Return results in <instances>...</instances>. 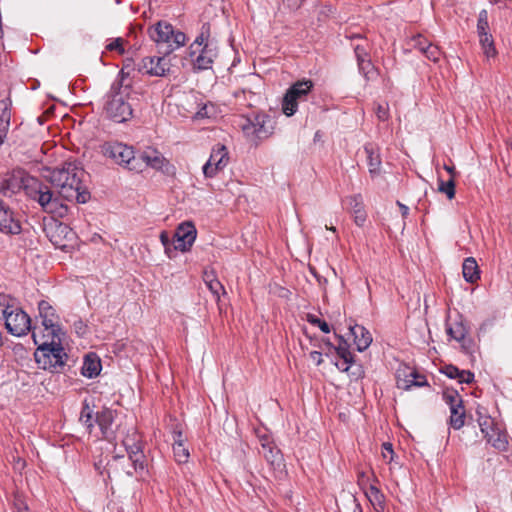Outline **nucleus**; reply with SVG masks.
<instances>
[{
  "instance_id": "nucleus-1",
  "label": "nucleus",
  "mask_w": 512,
  "mask_h": 512,
  "mask_svg": "<svg viewBox=\"0 0 512 512\" xmlns=\"http://www.w3.org/2000/svg\"><path fill=\"white\" fill-rule=\"evenodd\" d=\"M85 171L75 161L65 162L61 167L50 172L49 180L57 189L59 197L55 196L50 188L38 179L26 176L19 178L15 175L0 176V194L10 197L24 188L26 194L37 201L42 209L57 217H65L68 212L67 205L61 199L84 204L90 199V193L83 185Z\"/></svg>"
},
{
  "instance_id": "nucleus-2",
  "label": "nucleus",
  "mask_w": 512,
  "mask_h": 512,
  "mask_svg": "<svg viewBox=\"0 0 512 512\" xmlns=\"http://www.w3.org/2000/svg\"><path fill=\"white\" fill-rule=\"evenodd\" d=\"M32 337L34 343L38 345L34 357L39 368L51 372H59L64 367L65 358L67 357L62 347L63 336L54 339H42L39 333L34 330Z\"/></svg>"
},
{
  "instance_id": "nucleus-3",
  "label": "nucleus",
  "mask_w": 512,
  "mask_h": 512,
  "mask_svg": "<svg viewBox=\"0 0 512 512\" xmlns=\"http://www.w3.org/2000/svg\"><path fill=\"white\" fill-rule=\"evenodd\" d=\"M130 88L123 85L122 80H116L107 94L105 111L114 122L123 123L133 116L131 103L128 101Z\"/></svg>"
},
{
  "instance_id": "nucleus-4",
  "label": "nucleus",
  "mask_w": 512,
  "mask_h": 512,
  "mask_svg": "<svg viewBox=\"0 0 512 512\" xmlns=\"http://www.w3.org/2000/svg\"><path fill=\"white\" fill-rule=\"evenodd\" d=\"M150 38L158 45L165 46V55H168L176 49L185 45L186 35L175 30L173 26L166 21H159L148 30Z\"/></svg>"
},
{
  "instance_id": "nucleus-5",
  "label": "nucleus",
  "mask_w": 512,
  "mask_h": 512,
  "mask_svg": "<svg viewBox=\"0 0 512 512\" xmlns=\"http://www.w3.org/2000/svg\"><path fill=\"white\" fill-rule=\"evenodd\" d=\"M102 154L130 171L141 172L143 165L135 156L131 146L120 142H106L101 146Z\"/></svg>"
},
{
  "instance_id": "nucleus-6",
  "label": "nucleus",
  "mask_w": 512,
  "mask_h": 512,
  "mask_svg": "<svg viewBox=\"0 0 512 512\" xmlns=\"http://www.w3.org/2000/svg\"><path fill=\"white\" fill-rule=\"evenodd\" d=\"M38 310L43 329L37 331L35 327L32 332L36 330L42 339H54L65 335L59 324V317L48 301L41 300L38 304Z\"/></svg>"
},
{
  "instance_id": "nucleus-7",
  "label": "nucleus",
  "mask_w": 512,
  "mask_h": 512,
  "mask_svg": "<svg viewBox=\"0 0 512 512\" xmlns=\"http://www.w3.org/2000/svg\"><path fill=\"white\" fill-rule=\"evenodd\" d=\"M313 86L314 84L311 80H301L291 85L282 100L283 113L288 117L294 115L298 104L307 100Z\"/></svg>"
},
{
  "instance_id": "nucleus-8",
  "label": "nucleus",
  "mask_w": 512,
  "mask_h": 512,
  "mask_svg": "<svg viewBox=\"0 0 512 512\" xmlns=\"http://www.w3.org/2000/svg\"><path fill=\"white\" fill-rule=\"evenodd\" d=\"M197 51H199V54L193 60L194 67L199 70L211 68L218 54L216 44L209 41L208 37L201 33L190 46V56L196 54Z\"/></svg>"
},
{
  "instance_id": "nucleus-9",
  "label": "nucleus",
  "mask_w": 512,
  "mask_h": 512,
  "mask_svg": "<svg viewBox=\"0 0 512 512\" xmlns=\"http://www.w3.org/2000/svg\"><path fill=\"white\" fill-rule=\"evenodd\" d=\"M122 444L128 453L131 467L134 472L143 471L145 468L144 454L140 445V436L135 427H130L122 439Z\"/></svg>"
},
{
  "instance_id": "nucleus-10",
  "label": "nucleus",
  "mask_w": 512,
  "mask_h": 512,
  "mask_svg": "<svg viewBox=\"0 0 512 512\" xmlns=\"http://www.w3.org/2000/svg\"><path fill=\"white\" fill-rule=\"evenodd\" d=\"M4 320L7 331L13 336L21 337L31 330V319L20 307L9 310Z\"/></svg>"
},
{
  "instance_id": "nucleus-11",
  "label": "nucleus",
  "mask_w": 512,
  "mask_h": 512,
  "mask_svg": "<svg viewBox=\"0 0 512 512\" xmlns=\"http://www.w3.org/2000/svg\"><path fill=\"white\" fill-rule=\"evenodd\" d=\"M137 69L142 74L154 77H165L170 73L171 63L166 56H147L140 60Z\"/></svg>"
},
{
  "instance_id": "nucleus-12",
  "label": "nucleus",
  "mask_w": 512,
  "mask_h": 512,
  "mask_svg": "<svg viewBox=\"0 0 512 512\" xmlns=\"http://www.w3.org/2000/svg\"><path fill=\"white\" fill-rule=\"evenodd\" d=\"M229 162V153L225 145L216 144L211 151L208 161L203 166V174L207 178H213L223 170Z\"/></svg>"
},
{
  "instance_id": "nucleus-13",
  "label": "nucleus",
  "mask_w": 512,
  "mask_h": 512,
  "mask_svg": "<svg viewBox=\"0 0 512 512\" xmlns=\"http://www.w3.org/2000/svg\"><path fill=\"white\" fill-rule=\"evenodd\" d=\"M197 231L194 224L190 221L181 223L174 234V249L181 252L190 250L196 239Z\"/></svg>"
},
{
  "instance_id": "nucleus-14",
  "label": "nucleus",
  "mask_w": 512,
  "mask_h": 512,
  "mask_svg": "<svg viewBox=\"0 0 512 512\" xmlns=\"http://www.w3.org/2000/svg\"><path fill=\"white\" fill-rule=\"evenodd\" d=\"M397 387L408 390L411 387H422L428 385L425 376L417 373L416 370L409 366H402L396 372Z\"/></svg>"
},
{
  "instance_id": "nucleus-15",
  "label": "nucleus",
  "mask_w": 512,
  "mask_h": 512,
  "mask_svg": "<svg viewBox=\"0 0 512 512\" xmlns=\"http://www.w3.org/2000/svg\"><path fill=\"white\" fill-rule=\"evenodd\" d=\"M21 230V222L17 213L2 201L0 204V232L7 235H17Z\"/></svg>"
},
{
  "instance_id": "nucleus-16",
  "label": "nucleus",
  "mask_w": 512,
  "mask_h": 512,
  "mask_svg": "<svg viewBox=\"0 0 512 512\" xmlns=\"http://www.w3.org/2000/svg\"><path fill=\"white\" fill-rule=\"evenodd\" d=\"M47 235L50 241L59 248L66 246V240L71 241L74 238V232L72 229L63 223H55L50 226L47 230Z\"/></svg>"
},
{
  "instance_id": "nucleus-17",
  "label": "nucleus",
  "mask_w": 512,
  "mask_h": 512,
  "mask_svg": "<svg viewBox=\"0 0 512 512\" xmlns=\"http://www.w3.org/2000/svg\"><path fill=\"white\" fill-rule=\"evenodd\" d=\"M142 162L143 168L149 166L156 170L164 171L165 166L169 165L168 160L156 149L147 148L138 157Z\"/></svg>"
},
{
  "instance_id": "nucleus-18",
  "label": "nucleus",
  "mask_w": 512,
  "mask_h": 512,
  "mask_svg": "<svg viewBox=\"0 0 512 512\" xmlns=\"http://www.w3.org/2000/svg\"><path fill=\"white\" fill-rule=\"evenodd\" d=\"M96 422L100 427L103 437L112 441L115 438V431L112 428L114 422V411L109 408H104L96 414Z\"/></svg>"
},
{
  "instance_id": "nucleus-19",
  "label": "nucleus",
  "mask_w": 512,
  "mask_h": 512,
  "mask_svg": "<svg viewBox=\"0 0 512 512\" xmlns=\"http://www.w3.org/2000/svg\"><path fill=\"white\" fill-rule=\"evenodd\" d=\"M261 442V450L259 451L263 457L267 460L271 465L279 466L282 462V455L280 450L273 445L268 436H263L260 438Z\"/></svg>"
},
{
  "instance_id": "nucleus-20",
  "label": "nucleus",
  "mask_w": 512,
  "mask_h": 512,
  "mask_svg": "<svg viewBox=\"0 0 512 512\" xmlns=\"http://www.w3.org/2000/svg\"><path fill=\"white\" fill-rule=\"evenodd\" d=\"M349 330L354 337V343L359 352L366 350L372 343L371 333L361 325H350Z\"/></svg>"
},
{
  "instance_id": "nucleus-21",
  "label": "nucleus",
  "mask_w": 512,
  "mask_h": 512,
  "mask_svg": "<svg viewBox=\"0 0 512 512\" xmlns=\"http://www.w3.org/2000/svg\"><path fill=\"white\" fill-rule=\"evenodd\" d=\"M346 203L350 211L354 214V222L357 226H363L366 221V212L364 210L363 199L361 195H352L347 197Z\"/></svg>"
},
{
  "instance_id": "nucleus-22",
  "label": "nucleus",
  "mask_w": 512,
  "mask_h": 512,
  "mask_svg": "<svg viewBox=\"0 0 512 512\" xmlns=\"http://www.w3.org/2000/svg\"><path fill=\"white\" fill-rule=\"evenodd\" d=\"M252 121L255 125V139L261 140L272 134V127L268 125L270 118L265 113H252Z\"/></svg>"
},
{
  "instance_id": "nucleus-23",
  "label": "nucleus",
  "mask_w": 512,
  "mask_h": 512,
  "mask_svg": "<svg viewBox=\"0 0 512 512\" xmlns=\"http://www.w3.org/2000/svg\"><path fill=\"white\" fill-rule=\"evenodd\" d=\"M339 343L335 348L338 356L342 358V363H336V366L339 370L343 372H348L351 368H353V355L349 350V346L347 342L344 340L342 336H338Z\"/></svg>"
},
{
  "instance_id": "nucleus-24",
  "label": "nucleus",
  "mask_w": 512,
  "mask_h": 512,
  "mask_svg": "<svg viewBox=\"0 0 512 512\" xmlns=\"http://www.w3.org/2000/svg\"><path fill=\"white\" fill-rule=\"evenodd\" d=\"M364 150L367 155L369 173L373 177L379 175L382 162L378 149L375 148L372 144H367L365 145Z\"/></svg>"
},
{
  "instance_id": "nucleus-25",
  "label": "nucleus",
  "mask_w": 512,
  "mask_h": 512,
  "mask_svg": "<svg viewBox=\"0 0 512 512\" xmlns=\"http://www.w3.org/2000/svg\"><path fill=\"white\" fill-rule=\"evenodd\" d=\"M100 371L101 361L99 357L94 353L86 355L82 366V374L85 377L93 378L99 375Z\"/></svg>"
},
{
  "instance_id": "nucleus-26",
  "label": "nucleus",
  "mask_w": 512,
  "mask_h": 512,
  "mask_svg": "<svg viewBox=\"0 0 512 512\" xmlns=\"http://www.w3.org/2000/svg\"><path fill=\"white\" fill-rule=\"evenodd\" d=\"M173 453L178 463H186L189 458V451L184 446V439L181 431H175L173 434Z\"/></svg>"
},
{
  "instance_id": "nucleus-27",
  "label": "nucleus",
  "mask_w": 512,
  "mask_h": 512,
  "mask_svg": "<svg viewBox=\"0 0 512 512\" xmlns=\"http://www.w3.org/2000/svg\"><path fill=\"white\" fill-rule=\"evenodd\" d=\"M462 273L464 279L469 283H475L480 279V271L475 258L468 257L464 260L462 265Z\"/></svg>"
},
{
  "instance_id": "nucleus-28",
  "label": "nucleus",
  "mask_w": 512,
  "mask_h": 512,
  "mask_svg": "<svg viewBox=\"0 0 512 512\" xmlns=\"http://www.w3.org/2000/svg\"><path fill=\"white\" fill-rule=\"evenodd\" d=\"M11 112L6 100L0 101V145L4 142L10 126Z\"/></svg>"
},
{
  "instance_id": "nucleus-29",
  "label": "nucleus",
  "mask_w": 512,
  "mask_h": 512,
  "mask_svg": "<svg viewBox=\"0 0 512 512\" xmlns=\"http://www.w3.org/2000/svg\"><path fill=\"white\" fill-rule=\"evenodd\" d=\"M447 333L451 338H453L457 342H461L465 339L468 333V328L461 319L455 322L453 325L447 327Z\"/></svg>"
},
{
  "instance_id": "nucleus-30",
  "label": "nucleus",
  "mask_w": 512,
  "mask_h": 512,
  "mask_svg": "<svg viewBox=\"0 0 512 512\" xmlns=\"http://www.w3.org/2000/svg\"><path fill=\"white\" fill-rule=\"evenodd\" d=\"M486 437L488 442L498 450H505L508 445L507 435L499 429H491V433Z\"/></svg>"
},
{
  "instance_id": "nucleus-31",
  "label": "nucleus",
  "mask_w": 512,
  "mask_h": 512,
  "mask_svg": "<svg viewBox=\"0 0 512 512\" xmlns=\"http://www.w3.org/2000/svg\"><path fill=\"white\" fill-rule=\"evenodd\" d=\"M479 36V42L483 49V52L487 58L495 57L497 52L494 46V40L490 33L481 34Z\"/></svg>"
},
{
  "instance_id": "nucleus-32",
  "label": "nucleus",
  "mask_w": 512,
  "mask_h": 512,
  "mask_svg": "<svg viewBox=\"0 0 512 512\" xmlns=\"http://www.w3.org/2000/svg\"><path fill=\"white\" fill-rule=\"evenodd\" d=\"M450 425L454 429L458 430L464 425L465 410L463 405L460 407L450 408Z\"/></svg>"
},
{
  "instance_id": "nucleus-33",
  "label": "nucleus",
  "mask_w": 512,
  "mask_h": 512,
  "mask_svg": "<svg viewBox=\"0 0 512 512\" xmlns=\"http://www.w3.org/2000/svg\"><path fill=\"white\" fill-rule=\"evenodd\" d=\"M366 496L375 509H383L384 495L376 486L371 485L366 491Z\"/></svg>"
},
{
  "instance_id": "nucleus-34",
  "label": "nucleus",
  "mask_w": 512,
  "mask_h": 512,
  "mask_svg": "<svg viewBox=\"0 0 512 512\" xmlns=\"http://www.w3.org/2000/svg\"><path fill=\"white\" fill-rule=\"evenodd\" d=\"M239 126L247 138L255 139L256 128L254 125V121H252V114H250L249 116L243 117L240 120Z\"/></svg>"
},
{
  "instance_id": "nucleus-35",
  "label": "nucleus",
  "mask_w": 512,
  "mask_h": 512,
  "mask_svg": "<svg viewBox=\"0 0 512 512\" xmlns=\"http://www.w3.org/2000/svg\"><path fill=\"white\" fill-rule=\"evenodd\" d=\"M443 399L449 405L450 408L460 407V405H462V399L458 392L455 390L444 391Z\"/></svg>"
},
{
  "instance_id": "nucleus-36",
  "label": "nucleus",
  "mask_w": 512,
  "mask_h": 512,
  "mask_svg": "<svg viewBox=\"0 0 512 512\" xmlns=\"http://www.w3.org/2000/svg\"><path fill=\"white\" fill-rule=\"evenodd\" d=\"M438 190L446 194L448 199H453L455 197L454 179L450 178L448 181L439 180Z\"/></svg>"
},
{
  "instance_id": "nucleus-37",
  "label": "nucleus",
  "mask_w": 512,
  "mask_h": 512,
  "mask_svg": "<svg viewBox=\"0 0 512 512\" xmlns=\"http://www.w3.org/2000/svg\"><path fill=\"white\" fill-rule=\"evenodd\" d=\"M477 33L478 35L489 33L488 12L485 9L478 14Z\"/></svg>"
},
{
  "instance_id": "nucleus-38",
  "label": "nucleus",
  "mask_w": 512,
  "mask_h": 512,
  "mask_svg": "<svg viewBox=\"0 0 512 512\" xmlns=\"http://www.w3.org/2000/svg\"><path fill=\"white\" fill-rule=\"evenodd\" d=\"M360 72L364 75L367 80L375 78L377 72L370 59L358 64Z\"/></svg>"
},
{
  "instance_id": "nucleus-39",
  "label": "nucleus",
  "mask_w": 512,
  "mask_h": 512,
  "mask_svg": "<svg viewBox=\"0 0 512 512\" xmlns=\"http://www.w3.org/2000/svg\"><path fill=\"white\" fill-rule=\"evenodd\" d=\"M93 411L90 409L89 405L85 403L83 405L82 411L80 413V422L84 424L89 431H91L93 427Z\"/></svg>"
},
{
  "instance_id": "nucleus-40",
  "label": "nucleus",
  "mask_w": 512,
  "mask_h": 512,
  "mask_svg": "<svg viewBox=\"0 0 512 512\" xmlns=\"http://www.w3.org/2000/svg\"><path fill=\"white\" fill-rule=\"evenodd\" d=\"M15 307L14 304L11 303V299L4 294H0V315L4 318L9 310H12Z\"/></svg>"
},
{
  "instance_id": "nucleus-41",
  "label": "nucleus",
  "mask_w": 512,
  "mask_h": 512,
  "mask_svg": "<svg viewBox=\"0 0 512 512\" xmlns=\"http://www.w3.org/2000/svg\"><path fill=\"white\" fill-rule=\"evenodd\" d=\"M423 54L431 61L433 62H437L439 59H440V56H441V51L440 49L436 46V45H433V44H428L426 46V49L425 51L423 52Z\"/></svg>"
},
{
  "instance_id": "nucleus-42",
  "label": "nucleus",
  "mask_w": 512,
  "mask_h": 512,
  "mask_svg": "<svg viewBox=\"0 0 512 512\" xmlns=\"http://www.w3.org/2000/svg\"><path fill=\"white\" fill-rule=\"evenodd\" d=\"M307 321L312 325L318 326L320 328V330L324 333L330 332V327H329L328 323L319 319L315 315L308 314Z\"/></svg>"
},
{
  "instance_id": "nucleus-43",
  "label": "nucleus",
  "mask_w": 512,
  "mask_h": 512,
  "mask_svg": "<svg viewBox=\"0 0 512 512\" xmlns=\"http://www.w3.org/2000/svg\"><path fill=\"white\" fill-rule=\"evenodd\" d=\"M206 286L217 300L220 299L221 293H225L224 287L219 280L212 281L211 284H206Z\"/></svg>"
},
{
  "instance_id": "nucleus-44",
  "label": "nucleus",
  "mask_w": 512,
  "mask_h": 512,
  "mask_svg": "<svg viewBox=\"0 0 512 512\" xmlns=\"http://www.w3.org/2000/svg\"><path fill=\"white\" fill-rule=\"evenodd\" d=\"M478 421L481 431L485 434V436L491 433V429H495L492 427V420L490 417H480Z\"/></svg>"
},
{
  "instance_id": "nucleus-45",
  "label": "nucleus",
  "mask_w": 512,
  "mask_h": 512,
  "mask_svg": "<svg viewBox=\"0 0 512 512\" xmlns=\"http://www.w3.org/2000/svg\"><path fill=\"white\" fill-rule=\"evenodd\" d=\"M123 43L124 40L122 38H116L106 46V49L109 51H117L119 54H123Z\"/></svg>"
},
{
  "instance_id": "nucleus-46",
  "label": "nucleus",
  "mask_w": 512,
  "mask_h": 512,
  "mask_svg": "<svg viewBox=\"0 0 512 512\" xmlns=\"http://www.w3.org/2000/svg\"><path fill=\"white\" fill-rule=\"evenodd\" d=\"M442 373L451 379H457L460 375V369L454 365H446L442 368Z\"/></svg>"
},
{
  "instance_id": "nucleus-47",
  "label": "nucleus",
  "mask_w": 512,
  "mask_h": 512,
  "mask_svg": "<svg viewBox=\"0 0 512 512\" xmlns=\"http://www.w3.org/2000/svg\"><path fill=\"white\" fill-rule=\"evenodd\" d=\"M429 43L425 38H423L421 35H418L412 39V46L416 49H418L420 52H424L426 49V46Z\"/></svg>"
},
{
  "instance_id": "nucleus-48",
  "label": "nucleus",
  "mask_w": 512,
  "mask_h": 512,
  "mask_svg": "<svg viewBox=\"0 0 512 512\" xmlns=\"http://www.w3.org/2000/svg\"><path fill=\"white\" fill-rule=\"evenodd\" d=\"M376 115L379 120L386 121L389 117V107L387 104H378L376 108Z\"/></svg>"
},
{
  "instance_id": "nucleus-49",
  "label": "nucleus",
  "mask_w": 512,
  "mask_h": 512,
  "mask_svg": "<svg viewBox=\"0 0 512 512\" xmlns=\"http://www.w3.org/2000/svg\"><path fill=\"white\" fill-rule=\"evenodd\" d=\"M354 51H355V55H356L358 64L365 61L366 59H370L369 54L365 47H363L361 45H356L354 48Z\"/></svg>"
},
{
  "instance_id": "nucleus-50",
  "label": "nucleus",
  "mask_w": 512,
  "mask_h": 512,
  "mask_svg": "<svg viewBox=\"0 0 512 512\" xmlns=\"http://www.w3.org/2000/svg\"><path fill=\"white\" fill-rule=\"evenodd\" d=\"M474 379V374L468 370H460V375L457 380L460 384L466 383L470 384Z\"/></svg>"
},
{
  "instance_id": "nucleus-51",
  "label": "nucleus",
  "mask_w": 512,
  "mask_h": 512,
  "mask_svg": "<svg viewBox=\"0 0 512 512\" xmlns=\"http://www.w3.org/2000/svg\"><path fill=\"white\" fill-rule=\"evenodd\" d=\"M284 4L292 10H296L301 7L304 0H283Z\"/></svg>"
},
{
  "instance_id": "nucleus-52",
  "label": "nucleus",
  "mask_w": 512,
  "mask_h": 512,
  "mask_svg": "<svg viewBox=\"0 0 512 512\" xmlns=\"http://www.w3.org/2000/svg\"><path fill=\"white\" fill-rule=\"evenodd\" d=\"M392 455H393V449H392V445L390 443H384L383 444V457L384 458H390V460H392Z\"/></svg>"
},
{
  "instance_id": "nucleus-53",
  "label": "nucleus",
  "mask_w": 512,
  "mask_h": 512,
  "mask_svg": "<svg viewBox=\"0 0 512 512\" xmlns=\"http://www.w3.org/2000/svg\"><path fill=\"white\" fill-rule=\"evenodd\" d=\"M203 280L205 284H211L212 281L218 280L212 271H205L203 274Z\"/></svg>"
},
{
  "instance_id": "nucleus-54",
  "label": "nucleus",
  "mask_w": 512,
  "mask_h": 512,
  "mask_svg": "<svg viewBox=\"0 0 512 512\" xmlns=\"http://www.w3.org/2000/svg\"><path fill=\"white\" fill-rule=\"evenodd\" d=\"M310 358L317 364L320 365L323 361L322 354L318 351H312L310 353Z\"/></svg>"
},
{
  "instance_id": "nucleus-55",
  "label": "nucleus",
  "mask_w": 512,
  "mask_h": 512,
  "mask_svg": "<svg viewBox=\"0 0 512 512\" xmlns=\"http://www.w3.org/2000/svg\"><path fill=\"white\" fill-rule=\"evenodd\" d=\"M164 249H165V253L167 254V256L169 258H173L174 252L177 251L176 249H174V241L172 243H170L168 246H165Z\"/></svg>"
},
{
  "instance_id": "nucleus-56",
  "label": "nucleus",
  "mask_w": 512,
  "mask_h": 512,
  "mask_svg": "<svg viewBox=\"0 0 512 512\" xmlns=\"http://www.w3.org/2000/svg\"><path fill=\"white\" fill-rule=\"evenodd\" d=\"M397 205L399 206L400 210H401V214L402 216L405 218L407 217L408 213H409V208L408 206H406L405 204L401 203L400 201H397Z\"/></svg>"
},
{
  "instance_id": "nucleus-57",
  "label": "nucleus",
  "mask_w": 512,
  "mask_h": 512,
  "mask_svg": "<svg viewBox=\"0 0 512 512\" xmlns=\"http://www.w3.org/2000/svg\"><path fill=\"white\" fill-rule=\"evenodd\" d=\"M160 240L164 247L168 246L170 244V240H169L168 234L166 232H162L160 234Z\"/></svg>"
},
{
  "instance_id": "nucleus-58",
  "label": "nucleus",
  "mask_w": 512,
  "mask_h": 512,
  "mask_svg": "<svg viewBox=\"0 0 512 512\" xmlns=\"http://www.w3.org/2000/svg\"><path fill=\"white\" fill-rule=\"evenodd\" d=\"M355 378H359L362 375V369L360 366H357L354 371L351 373Z\"/></svg>"
},
{
  "instance_id": "nucleus-59",
  "label": "nucleus",
  "mask_w": 512,
  "mask_h": 512,
  "mask_svg": "<svg viewBox=\"0 0 512 512\" xmlns=\"http://www.w3.org/2000/svg\"><path fill=\"white\" fill-rule=\"evenodd\" d=\"M444 168L451 175V178L453 179L454 175H455V168H454V166L445 165Z\"/></svg>"
},
{
  "instance_id": "nucleus-60",
  "label": "nucleus",
  "mask_w": 512,
  "mask_h": 512,
  "mask_svg": "<svg viewBox=\"0 0 512 512\" xmlns=\"http://www.w3.org/2000/svg\"><path fill=\"white\" fill-rule=\"evenodd\" d=\"M18 511H19V512H29V511H28V508H27L26 506H25V507H23V508L19 507V508H18Z\"/></svg>"
},
{
  "instance_id": "nucleus-61",
  "label": "nucleus",
  "mask_w": 512,
  "mask_h": 512,
  "mask_svg": "<svg viewBox=\"0 0 512 512\" xmlns=\"http://www.w3.org/2000/svg\"><path fill=\"white\" fill-rule=\"evenodd\" d=\"M125 473H126V475H128V476H132V475H133V471H132L131 469H127V470L125 471Z\"/></svg>"
},
{
  "instance_id": "nucleus-62",
  "label": "nucleus",
  "mask_w": 512,
  "mask_h": 512,
  "mask_svg": "<svg viewBox=\"0 0 512 512\" xmlns=\"http://www.w3.org/2000/svg\"><path fill=\"white\" fill-rule=\"evenodd\" d=\"M122 459H123V456H118V455H117V456H115V457H114V461H115V462H117V461H119V460H122Z\"/></svg>"
},
{
  "instance_id": "nucleus-63",
  "label": "nucleus",
  "mask_w": 512,
  "mask_h": 512,
  "mask_svg": "<svg viewBox=\"0 0 512 512\" xmlns=\"http://www.w3.org/2000/svg\"><path fill=\"white\" fill-rule=\"evenodd\" d=\"M326 228H327V229H329V230H331V231H333V232H335V231H336L335 227H328V226H326Z\"/></svg>"
},
{
  "instance_id": "nucleus-64",
  "label": "nucleus",
  "mask_w": 512,
  "mask_h": 512,
  "mask_svg": "<svg viewBox=\"0 0 512 512\" xmlns=\"http://www.w3.org/2000/svg\"><path fill=\"white\" fill-rule=\"evenodd\" d=\"M414 382H422V379L421 378H416V379H414Z\"/></svg>"
}]
</instances>
